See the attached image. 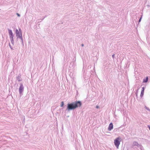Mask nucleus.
<instances>
[{
	"instance_id": "f257e3e1",
	"label": "nucleus",
	"mask_w": 150,
	"mask_h": 150,
	"mask_svg": "<svg viewBox=\"0 0 150 150\" xmlns=\"http://www.w3.org/2000/svg\"><path fill=\"white\" fill-rule=\"evenodd\" d=\"M82 105V102L80 100H76L71 103H69L67 105L66 111L69 112L71 110H74L76 108H80Z\"/></svg>"
},
{
	"instance_id": "f03ea898",
	"label": "nucleus",
	"mask_w": 150,
	"mask_h": 150,
	"mask_svg": "<svg viewBox=\"0 0 150 150\" xmlns=\"http://www.w3.org/2000/svg\"><path fill=\"white\" fill-rule=\"evenodd\" d=\"M121 140L122 139L120 137L116 138L114 140V145L117 149L119 148V146Z\"/></svg>"
},
{
	"instance_id": "7ed1b4c3",
	"label": "nucleus",
	"mask_w": 150,
	"mask_h": 150,
	"mask_svg": "<svg viewBox=\"0 0 150 150\" xmlns=\"http://www.w3.org/2000/svg\"><path fill=\"white\" fill-rule=\"evenodd\" d=\"M18 30H19L17 29H16L15 30V33L17 37V39L19 38H21L22 36V33L21 28H19Z\"/></svg>"
},
{
	"instance_id": "20e7f679",
	"label": "nucleus",
	"mask_w": 150,
	"mask_h": 150,
	"mask_svg": "<svg viewBox=\"0 0 150 150\" xmlns=\"http://www.w3.org/2000/svg\"><path fill=\"white\" fill-rule=\"evenodd\" d=\"M8 31L11 43L12 44L14 45V41L13 39V37H14V35L12 32V30L9 29H8Z\"/></svg>"
},
{
	"instance_id": "39448f33",
	"label": "nucleus",
	"mask_w": 150,
	"mask_h": 150,
	"mask_svg": "<svg viewBox=\"0 0 150 150\" xmlns=\"http://www.w3.org/2000/svg\"><path fill=\"white\" fill-rule=\"evenodd\" d=\"M24 87L22 83H21L20 85L19 88V93L20 96H21L23 95V92L24 91Z\"/></svg>"
},
{
	"instance_id": "423d86ee",
	"label": "nucleus",
	"mask_w": 150,
	"mask_h": 150,
	"mask_svg": "<svg viewBox=\"0 0 150 150\" xmlns=\"http://www.w3.org/2000/svg\"><path fill=\"white\" fill-rule=\"evenodd\" d=\"M113 124L112 122H110L108 128V130L109 131H111L113 128Z\"/></svg>"
},
{
	"instance_id": "0eeeda50",
	"label": "nucleus",
	"mask_w": 150,
	"mask_h": 150,
	"mask_svg": "<svg viewBox=\"0 0 150 150\" xmlns=\"http://www.w3.org/2000/svg\"><path fill=\"white\" fill-rule=\"evenodd\" d=\"M140 145L136 141H134L132 145V147L133 148L135 146H137L138 147H139V146Z\"/></svg>"
},
{
	"instance_id": "6e6552de",
	"label": "nucleus",
	"mask_w": 150,
	"mask_h": 150,
	"mask_svg": "<svg viewBox=\"0 0 150 150\" xmlns=\"http://www.w3.org/2000/svg\"><path fill=\"white\" fill-rule=\"evenodd\" d=\"M16 79L18 81H22V79L21 78V74H19L18 76L16 77Z\"/></svg>"
},
{
	"instance_id": "1a4fd4ad",
	"label": "nucleus",
	"mask_w": 150,
	"mask_h": 150,
	"mask_svg": "<svg viewBox=\"0 0 150 150\" xmlns=\"http://www.w3.org/2000/svg\"><path fill=\"white\" fill-rule=\"evenodd\" d=\"M149 78L148 76H146V78H144L143 80V83H147L148 81Z\"/></svg>"
},
{
	"instance_id": "9d476101",
	"label": "nucleus",
	"mask_w": 150,
	"mask_h": 150,
	"mask_svg": "<svg viewBox=\"0 0 150 150\" xmlns=\"http://www.w3.org/2000/svg\"><path fill=\"white\" fill-rule=\"evenodd\" d=\"M139 89H138L136 91V92H135V94H136V98L137 99H138V91Z\"/></svg>"
},
{
	"instance_id": "9b49d317",
	"label": "nucleus",
	"mask_w": 150,
	"mask_h": 150,
	"mask_svg": "<svg viewBox=\"0 0 150 150\" xmlns=\"http://www.w3.org/2000/svg\"><path fill=\"white\" fill-rule=\"evenodd\" d=\"M64 105V103L63 101H62L61 102V103L60 105V107H63Z\"/></svg>"
},
{
	"instance_id": "f8f14e48",
	"label": "nucleus",
	"mask_w": 150,
	"mask_h": 150,
	"mask_svg": "<svg viewBox=\"0 0 150 150\" xmlns=\"http://www.w3.org/2000/svg\"><path fill=\"white\" fill-rule=\"evenodd\" d=\"M144 92H143V91H141V94H140V96L141 97V98H142L143 96H144Z\"/></svg>"
},
{
	"instance_id": "ddd939ff",
	"label": "nucleus",
	"mask_w": 150,
	"mask_h": 150,
	"mask_svg": "<svg viewBox=\"0 0 150 150\" xmlns=\"http://www.w3.org/2000/svg\"><path fill=\"white\" fill-rule=\"evenodd\" d=\"M139 146V147L141 150H144V148H143V146L142 145H140Z\"/></svg>"
},
{
	"instance_id": "4468645a",
	"label": "nucleus",
	"mask_w": 150,
	"mask_h": 150,
	"mask_svg": "<svg viewBox=\"0 0 150 150\" xmlns=\"http://www.w3.org/2000/svg\"><path fill=\"white\" fill-rule=\"evenodd\" d=\"M142 15L141 16V17H140V18H139V21H138V24H139V23L141 22V20L142 19Z\"/></svg>"
},
{
	"instance_id": "2eb2a0df",
	"label": "nucleus",
	"mask_w": 150,
	"mask_h": 150,
	"mask_svg": "<svg viewBox=\"0 0 150 150\" xmlns=\"http://www.w3.org/2000/svg\"><path fill=\"white\" fill-rule=\"evenodd\" d=\"M20 38L21 40V43L22 44V45H23V38L22 36V38Z\"/></svg>"
},
{
	"instance_id": "dca6fc26",
	"label": "nucleus",
	"mask_w": 150,
	"mask_h": 150,
	"mask_svg": "<svg viewBox=\"0 0 150 150\" xmlns=\"http://www.w3.org/2000/svg\"><path fill=\"white\" fill-rule=\"evenodd\" d=\"M75 62L74 61L71 62L70 63V65H71L72 66H73V65H74Z\"/></svg>"
},
{
	"instance_id": "f3484780",
	"label": "nucleus",
	"mask_w": 150,
	"mask_h": 150,
	"mask_svg": "<svg viewBox=\"0 0 150 150\" xmlns=\"http://www.w3.org/2000/svg\"><path fill=\"white\" fill-rule=\"evenodd\" d=\"M9 47H10V48L11 49V50H13V48L11 46V45H10V43H9Z\"/></svg>"
},
{
	"instance_id": "a211bd4d",
	"label": "nucleus",
	"mask_w": 150,
	"mask_h": 150,
	"mask_svg": "<svg viewBox=\"0 0 150 150\" xmlns=\"http://www.w3.org/2000/svg\"><path fill=\"white\" fill-rule=\"evenodd\" d=\"M145 87H146L145 86V87H142V90H141V91H142L144 92Z\"/></svg>"
},
{
	"instance_id": "6ab92c4d",
	"label": "nucleus",
	"mask_w": 150,
	"mask_h": 150,
	"mask_svg": "<svg viewBox=\"0 0 150 150\" xmlns=\"http://www.w3.org/2000/svg\"><path fill=\"white\" fill-rule=\"evenodd\" d=\"M145 109L147 110H148V111H150V109H149V108L147 107L146 106H145Z\"/></svg>"
},
{
	"instance_id": "aec40b11",
	"label": "nucleus",
	"mask_w": 150,
	"mask_h": 150,
	"mask_svg": "<svg viewBox=\"0 0 150 150\" xmlns=\"http://www.w3.org/2000/svg\"><path fill=\"white\" fill-rule=\"evenodd\" d=\"M16 14L17 15V16L19 17H20L21 16L20 14L18 13H16Z\"/></svg>"
},
{
	"instance_id": "412c9836",
	"label": "nucleus",
	"mask_w": 150,
	"mask_h": 150,
	"mask_svg": "<svg viewBox=\"0 0 150 150\" xmlns=\"http://www.w3.org/2000/svg\"><path fill=\"white\" fill-rule=\"evenodd\" d=\"M115 56V54H114L112 55V57L113 59H114Z\"/></svg>"
},
{
	"instance_id": "4be33fe9",
	"label": "nucleus",
	"mask_w": 150,
	"mask_h": 150,
	"mask_svg": "<svg viewBox=\"0 0 150 150\" xmlns=\"http://www.w3.org/2000/svg\"><path fill=\"white\" fill-rule=\"evenodd\" d=\"M38 22H40L42 21V20H41V19H38Z\"/></svg>"
},
{
	"instance_id": "5701e85b",
	"label": "nucleus",
	"mask_w": 150,
	"mask_h": 150,
	"mask_svg": "<svg viewBox=\"0 0 150 150\" xmlns=\"http://www.w3.org/2000/svg\"><path fill=\"white\" fill-rule=\"evenodd\" d=\"M146 6L148 7V8H149L150 7V4L148 5H147Z\"/></svg>"
},
{
	"instance_id": "b1692460",
	"label": "nucleus",
	"mask_w": 150,
	"mask_h": 150,
	"mask_svg": "<svg viewBox=\"0 0 150 150\" xmlns=\"http://www.w3.org/2000/svg\"><path fill=\"white\" fill-rule=\"evenodd\" d=\"M63 108H61V109H59V110H58V111H59V112H61V110Z\"/></svg>"
},
{
	"instance_id": "393cba45",
	"label": "nucleus",
	"mask_w": 150,
	"mask_h": 150,
	"mask_svg": "<svg viewBox=\"0 0 150 150\" xmlns=\"http://www.w3.org/2000/svg\"><path fill=\"white\" fill-rule=\"evenodd\" d=\"M96 108H99V107L98 106V105H96Z\"/></svg>"
},
{
	"instance_id": "a878e982",
	"label": "nucleus",
	"mask_w": 150,
	"mask_h": 150,
	"mask_svg": "<svg viewBox=\"0 0 150 150\" xmlns=\"http://www.w3.org/2000/svg\"><path fill=\"white\" fill-rule=\"evenodd\" d=\"M148 127L149 129V130H150V125H148Z\"/></svg>"
},
{
	"instance_id": "bb28decb",
	"label": "nucleus",
	"mask_w": 150,
	"mask_h": 150,
	"mask_svg": "<svg viewBox=\"0 0 150 150\" xmlns=\"http://www.w3.org/2000/svg\"><path fill=\"white\" fill-rule=\"evenodd\" d=\"M81 46H82V47H83L84 46V45L83 44H81Z\"/></svg>"
},
{
	"instance_id": "cd10ccee",
	"label": "nucleus",
	"mask_w": 150,
	"mask_h": 150,
	"mask_svg": "<svg viewBox=\"0 0 150 150\" xmlns=\"http://www.w3.org/2000/svg\"><path fill=\"white\" fill-rule=\"evenodd\" d=\"M47 17V16H44V18H45V17Z\"/></svg>"
},
{
	"instance_id": "c85d7f7f",
	"label": "nucleus",
	"mask_w": 150,
	"mask_h": 150,
	"mask_svg": "<svg viewBox=\"0 0 150 150\" xmlns=\"http://www.w3.org/2000/svg\"><path fill=\"white\" fill-rule=\"evenodd\" d=\"M44 18H42V19H41V20H42V21L44 20Z\"/></svg>"
},
{
	"instance_id": "c756f323",
	"label": "nucleus",
	"mask_w": 150,
	"mask_h": 150,
	"mask_svg": "<svg viewBox=\"0 0 150 150\" xmlns=\"http://www.w3.org/2000/svg\"><path fill=\"white\" fill-rule=\"evenodd\" d=\"M77 94H78V92L77 91Z\"/></svg>"
},
{
	"instance_id": "7c9ffc66",
	"label": "nucleus",
	"mask_w": 150,
	"mask_h": 150,
	"mask_svg": "<svg viewBox=\"0 0 150 150\" xmlns=\"http://www.w3.org/2000/svg\"><path fill=\"white\" fill-rule=\"evenodd\" d=\"M77 94H78V92L77 91Z\"/></svg>"
},
{
	"instance_id": "2f4dec72",
	"label": "nucleus",
	"mask_w": 150,
	"mask_h": 150,
	"mask_svg": "<svg viewBox=\"0 0 150 150\" xmlns=\"http://www.w3.org/2000/svg\"><path fill=\"white\" fill-rule=\"evenodd\" d=\"M1 10V9H0V10Z\"/></svg>"
}]
</instances>
